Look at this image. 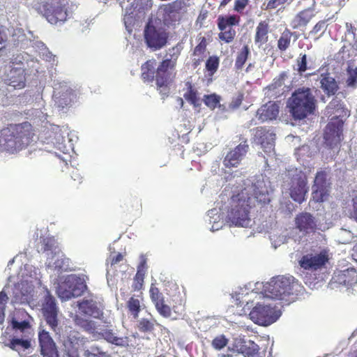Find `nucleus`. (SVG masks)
<instances>
[{"label":"nucleus","mask_w":357,"mask_h":357,"mask_svg":"<svg viewBox=\"0 0 357 357\" xmlns=\"http://www.w3.org/2000/svg\"><path fill=\"white\" fill-rule=\"evenodd\" d=\"M264 291L268 297L280 301L282 305H289L303 296L305 289L293 276L278 275L266 283Z\"/></svg>","instance_id":"1"},{"label":"nucleus","mask_w":357,"mask_h":357,"mask_svg":"<svg viewBox=\"0 0 357 357\" xmlns=\"http://www.w3.org/2000/svg\"><path fill=\"white\" fill-rule=\"evenodd\" d=\"M33 135V127L28 121L10 124L1 130L0 146L13 153L26 148L32 142Z\"/></svg>","instance_id":"2"},{"label":"nucleus","mask_w":357,"mask_h":357,"mask_svg":"<svg viewBox=\"0 0 357 357\" xmlns=\"http://www.w3.org/2000/svg\"><path fill=\"white\" fill-rule=\"evenodd\" d=\"M317 100L309 87H300L295 90L288 100L289 112L294 120H302L313 114Z\"/></svg>","instance_id":"3"},{"label":"nucleus","mask_w":357,"mask_h":357,"mask_svg":"<svg viewBox=\"0 0 357 357\" xmlns=\"http://www.w3.org/2000/svg\"><path fill=\"white\" fill-rule=\"evenodd\" d=\"M252 198L245 197L242 191L232 199L231 210L228 211L227 219L231 225L238 227H248L250 222V210Z\"/></svg>","instance_id":"4"},{"label":"nucleus","mask_w":357,"mask_h":357,"mask_svg":"<svg viewBox=\"0 0 357 357\" xmlns=\"http://www.w3.org/2000/svg\"><path fill=\"white\" fill-rule=\"evenodd\" d=\"M69 0H50L43 5V13L52 24L65 22L72 14Z\"/></svg>","instance_id":"5"},{"label":"nucleus","mask_w":357,"mask_h":357,"mask_svg":"<svg viewBox=\"0 0 357 357\" xmlns=\"http://www.w3.org/2000/svg\"><path fill=\"white\" fill-rule=\"evenodd\" d=\"M287 177L284 183L288 188L290 197L294 202L303 203L308 192L307 178L305 173L296 169L289 171Z\"/></svg>","instance_id":"6"},{"label":"nucleus","mask_w":357,"mask_h":357,"mask_svg":"<svg viewBox=\"0 0 357 357\" xmlns=\"http://www.w3.org/2000/svg\"><path fill=\"white\" fill-rule=\"evenodd\" d=\"M144 39L149 48L157 51L167 45L169 33L165 28L155 26L149 22L144 27Z\"/></svg>","instance_id":"7"},{"label":"nucleus","mask_w":357,"mask_h":357,"mask_svg":"<svg viewBox=\"0 0 357 357\" xmlns=\"http://www.w3.org/2000/svg\"><path fill=\"white\" fill-rule=\"evenodd\" d=\"M86 289L84 282L75 275H68L57 289L58 296L62 300L67 301L73 297L82 295Z\"/></svg>","instance_id":"8"},{"label":"nucleus","mask_w":357,"mask_h":357,"mask_svg":"<svg viewBox=\"0 0 357 357\" xmlns=\"http://www.w3.org/2000/svg\"><path fill=\"white\" fill-rule=\"evenodd\" d=\"M240 21L241 17L237 15H219L217 19L219 40L227 44L232 43L236 35L232 26H238Z\"/></svg>","instance_id":"9"},{"label":"nucleus","mask_w":357,"mask_h":357,"mask_svg":"<svg viewBox=\"0 0 357 357\" xmlns=\"http://www.w3.org/2000/svg\"><path fill=\"white\" fill-rule=\"evenodd\" d=\"M249 315L255 323L261 326H268L275 322L280 314L269 305L257 304L252 308Z\"/></svg>","instance_id":"10"},{"label":"nucleus","mask_w":357,"mask_h":357,"mask_svg":"<svg viewBox=\"0 0 357 357\" xmlns=\"http://www.w3.org/2000/svg\"><path fill=\"white\" fill-rule=\"evenodd\" d=\"M328 172L326 169L318 171L312 185V199L316 203L324 202L329 195L330 183L327 181Z\"/></svg>","instance_id":"11"},{"label":"nucleus","mask_w":357,"mask_h":357,"mask_svg":"<svg viewBox=\"0 0 357 357\" xmlns=\"http://www.w3.org/2000/svg\"><path fill=\"white\" fill-rule=\"evenodd\" d=\"M328 260V252L323 250L319 252H312L304 255L298 261V264L304 270L316 271L324 268Z\"/></svg>","instance_id":"12"},{"label":"nucleus","mask_w":357,"mask_h":357,"mask_svg":"<svg viewBox=\"0 0 357 357\" xmlns=\"http://www.w3.org/2000/svg\"><path fill=\"white\" fill-rule=\"evenodd\" d=\"M275 135L265 126L257 127L253 130L252 142L259 145L266 153L274 151Z\"/></svg>","instance_id":"13"},{"label":"nucleus","mask_w":357,"mask_h":357,"mask_svg":"<svg viewBox=\"0 0 357 357\" xmlns=\"http://www.w3.org/2000/svg\"><path fill=\"white\" fill-rule=\"evenodd\" d=\"M344 122L338 117L331 119L327 124L324 132V139L327 145L333 148L340 143L342 139Z\"/></svg>","instance_id":"14"},{"label":"nucleus","mask_w":357,"mask_h":357,"mask_svg":"<svg viewBox=\"0 0 357 357\" xmlns=\"http://www.w3.org/2000/svg\"><path fill=\"white\" fill-rule=\"evenodd\" d=\"M356 284H357V271L352 267L335 271L330 282L333 288L340 285L349 288Z\"/></svg>","instance_id":"15"},{"label":"nucleus","mask_w":357,"mask_h":357,"mask_svg":"<svg viewBox=\"0 0 357 357\" xmlns=\"http://www.w3.org/2000/svg\"><path fill=\"white\" fill-rule=\"evenodd\" d=\"M169 63V61H162L155 70V75L154 77L157 89L160 90V93H162L164 90L163 94L166 96L169 93L167 86L172 81V73L169 70L174 68L168 64Z\"/></svg>","instance_id":"16"},{"label":"nucleus","mask_w":357,"mask_h":357,"mask_svg":"<svg viewBox=\"0 0 357 357\" xmlns=\"http://www.w3.org/2000/svg\"><path fill=\"white\" fill-rule=\"evenodd\" d=\"M249 145L246 139L229 151L223 160V165L227 168L238 167L248 152Z\"/></svg>","instance_id":"17"},{"label":"nucleus","mask_w":357,"mask_h":357,"mask_svg":"<svg viewBox=\"0 0 357 357\" xmlns=\"http://www.w3.org/2000/svg\"><path fill=\"white\" fill-rule=\"evenodd\" d=\"M295 225L299 231L304 235L314 234L319 229L314 217L307 212H302L296 215Z\"/></svg>","instance_id":"18"},{"label":"nucleus","mask_w":357,"mask_h":357,"mask_svg":"<svg viewBox=\"0 0 357 357\" xmlns=\"http://www.w3.org/2000/svg\"><path fill=\"white\" fill-rule=\"evenodd\" d=\"M149 296L160 315L165 318L171 317V307L165 303L162 293L153 283L150 286Z\"/></svg>","instance_id":"19"},{"label":"nucleus","mask_w":357,"mask_h":357,"mask_svg":"<svg viewBox=\"0 0 357 357\" xmlns=\"http://www.w3.org/2000/svg\"><path fill=\"white\" fill-rule=\"evenodd\" d=\"M38 342L43 357H59L56 344L49 332L40 330L38 333Z\"/></svg>","instance_id":"20"},{"label":"nucleus","mask_w":357,"mask_h":357,"mask_svg":"<svg viewBox=\"0 0 357 357\" xmlns=\"http://www.w3.org/2000/svg\"><path fill=\"white\" fill-rule=\"evenodd\" d=\"M280 106L277 102L269 101L261 106L257 111V116L261 122L276 119L279 114Z\"/></svg>","instance_id":"21"},{"label":"nucleus","mask_w":357,"mask_h":357,"mask_svg":"<svg viewBox=\"0 0 357 357\" xmlns=\"http://www.w3.org/2000/svg\"><path fill=\"white\" fill-rule=\"evenodd\" d=\"M170 289L173 291L169 296V305L171 311L173 310L174 313L181 315L185 310V301L181 295L178 287L176 284L171 283L169 284Z\"/></svg>","instance_id":"22"},{"label":"nucleus","mask_w":357,"mask_h":357,"mask_svg":"<svg viewBox=\"0 0 357 357\" xmlns=\"http://www.w3.org/2000/svg\"><path fill=\"white\" fill-rule=\"evenodd\" d=\"M184 5L185 3L183 0H176L165 6L164 9L165 14L163 20L167 25L172 26L176 24L178 19L176 18L175 13L181 10Z\"/></svg>","instance_id":"23"},{"label":"nucleus","mask_w":357,"mask_h":357,"mask_svg":"<svg viewBox=\"0 0 357 357\" xmlns=\"http://www.w3.org/2000/svg\"><path fill=\"white\" fill-rule=\"evenodd\" d=\"M315 12L314 8H307L298 13L291 22L293 29L306 26L308 23L314 17Z\"/></svg>","instance_id":"24"},{"label":"nucleus","mask_w":357,"mask_h":357,"mask_svg":"<svg viewBox=\"0 0 357 357\" xmlns=\"http://www.w3.org/2000/svg\"><path fill=\"white\" fill-rule=\"evenodd\" d=\"M270 25L268 20L260 21L255 29L254 41L259 47L266 44L268 41V34L270 33Z\"/></svg>","instance_id":"25"},{"label":"nucleus","mask_w":357,"mask_h":357,"mask_svg":"<svg viewBox=\"0 0 357 357\" xmlns=\"http://www.w3.org/2000/svg\"><path fill=\"white\" fill-rule=\"evenodd\" d=\"M320 87L328 96H333L339 87L335 79L329 73H321L319 77Z\"/></svg>","instance_id":"26"},{"label":"nucleus","mask_w":357,"mask_h":357,"mask_svg":"<svg viewBox=\"0 0 357 357\" xmlns=\"http://www.w3.org/2000/svg\"><path fill=\"white\" fill-rule=\"evenodd\" d=\"M146 270V259L144 256H142L132 285L134 291H139L143 288Z\"/></svg>","instance_id":"27"},{"label":"nucleus","mask_w":357,"mask_h":357,"mask_svg":"<svg viewBox=\"0 0 357 357\" xmlns=\"http://www.w3.org/2000/svg\"><path fill=\"white\" fill-rule=\"evenodd\" d=\"M144 298L142 293L137 296H132L126 303V307L128 312L134 318L137 319L144 305L143 304Z\"/></svg>","instance_id":"28"},{"label":"nucleus","mask_w":357,"mask_h":357,"mask_svg":"<svg viewBox=\"0 0 357 357\" xmlns=\"http://www.w3.org/2000/svg\"><path fill=\"white\" fill-rule=\"evenodd\" d=\"M185 86L187 91L183 94L184 98L195 108L200 107L202 105V101L197 89L190 82H185Z\"/></svg>","instance_id":"29"},{"label":"nucleus","mask_w":357,"mask_h":357,"mask_svg":"<svg viewBox=\"0 0 357 357\" xmlns=\"http://www.w3.org/2000/svg\"><path fill=\"white\" fill-rule=\"evenodd\" d=\"M252 195L248 196L245 193V197H250L259 204H268L270 202V197L268 190L265 187L253 185L252 186Z\"/></svg>","instance_id":"30"},{"label":"nucleus","mask_w":357,"mask_h":357,"mask_svg":"<svg viewBox=\"0 0 357 357\" xmlns=\"http://www.w3.org/2000/svg\"><path fill=\"white\" fill-rule=\"evenodd\" d=\"M156 61L154 59H149L141 66V77L144 82H152L155 73V66Z\"/></svg>","instance_id":"31"},{"label":"nucleus","mask_w":357,"mask_h":357,"mask_svg":"<svg viewBox=\"0 0 357 357\" xmlns=\"http://www.w3.org/2000/svg\"><path fill=\"white\" fill-rule=\"evenodd\" d=\"M79 308L84 314L94 318H99L102 314L96 303L93 301L85 300L80 302L79 303Z\"/></svg>","instance_id":"32"},{"label":"nucleus","mask_w":357,"mask_h":357,"mask_svg":"<svg viewBox=\"0 0 357 357\" xmlns=\"http://www.w3.org/2000/svg\"><path fill=\"white\" fill-rule=\"evenodd\" d=\"M250 56V49L248 45H244L236 54L234 68L236 71L241 70Z\"/></svg>","instance_id":"33"},{"label":"nucleus","mask_w":357,"mask_h":357,"mask_svg":"<svg viewBox=\"0 0 357 357\" xmlns=\"http://www.w3.org/2000/svg\"><path fill=\"white\" fill-rule=\"evenodd\" d=\"M183 49V45L182 42L178 43L176 45L170 47L167 50V56L168 57L163 61H169L170 63H168L172 67L175 68L176 65L177 60L181 55V51Z\"/></svg>","instance_id":"34"},{"label":"nucleus","mask_w":357,"mask_h":357,"mask_svg":"<svg viewBox=\"0 0 357 357\" xmlns=\"http://www.w3.org/2000/svg\"><path fill=\"white\" fill-rule=\"evenodd\" d=\"M79 342V339L75 336H68L64 341L65 350L70 357H78Z\"/></svg>","instance_id":"35"},{"label":"nucleus","mask_w":357,"mask_h":357,"mask_svg":"<svg viewBox=\"0 0 357 357\" xmlns=\"http://www.w3.org/2000/svg\"><path fill=\"white\" fill-rule=\"evenodd\" d=\"M293 34V32L288 29H285L281 33L277 43V47L280 52H285L290 47Z\"/></svg>","instance_id":"36"},{"label":"nucleus","mask_w":357,"mask_h":357,"mask_svg":"<svg viewBox=\"0 0 357 357\" xmlns=\"http://www.w3.org/2000/svg\"><path fill=\"white\" fill-rule=\"evenodd\" d=\"M5 346L20 353L21 349L24 351L31 347V341L29 340L13 338L8 343L5 344Z\"/></svg>","instance_id":"37"},{"label":"nucleus","mask_w":357,"mask_h":357,"mask_svg":"<svg viewBox=\"0 0 357 357\" xmlns=\"http://www.w3.org/2000/svg\"><path fill=\"white\" fill-rule=\"evenodd\" d=\"M98 335L109 343L117 346L123 345V339L116 336L111 329H104Z\"/></svg>","instance_id":"38"},{"label":"nucleus","mask_w":357,"mask_h":357,"mask_svg":"<svg viewBox=\"0 0 357 357\" xmlns=\"http://www.w3.org/2000/svg\"><path fill=\"white\" fill-rule=\"evenodd\" d=\"M43 313L58 312L55 298L48 292L42 305Z\"/></svg>","instance_id":"39"},{"label":"nucleus","mask_w":357,"mask_h":357,"mask_svg":"<svg viewBox=\"0 0 357 357\" xmlns=\"http://www.w3.org/2000/svg\"><path fill=\"white\" fill-rule=\"evenodd\" d=\"M287 73L283 71L279 74V75L275 77L271 84L267 86L268 91H275L276 89L281 88L284 84L285 79L287 78Z\"/></svg>","instance_id":"40"},{"label":"nucleus","mask_w":357,"mask_h":357,"mask_svg":"<svg viewBox=\"0 0 357 357\" xmlns=\"http://www.w3.org/2000/svg\"><path fill=\"white\" fill-rule=\"evenodd\" d=\"M202 100L208 108L213 110L220 105V96L215 93L204 95Z\"/></svg>","instance_id":"41"},{"label":"nucleus","mask_w":357,"mask_h":357,"mask_svg":"<svg viewBox=\"0 0 357 357\" xmlns=\"http://www.w3.org/2000/svg\"><path fill=\"white\" fill-rule=\"evenodd\" d=\"M294 69L298 72V75H302L307 70V61L306 54L301 53L296 60V66Z\"/></svg>","instance_id":"42"},{"label":"nucleus","mask_w":357,"mask_h":357,"mask_svg":"<svg viewBox=\"0 0 357 357\" xmlns=\"http://www.w3.org/2000/svg\"><path fill=\"white\" fill-rule=\"evenodd\" d=\"M328 20L329 19L319 20L312 27V29L310 31L309 34L310 36H315L318 35V33H320L319 37H317V38H319V37L322 36V35L324 33V32L326 31V30L327 29V26H328L327 22H328Z\"/></svg>","instance_id":"43"},{"label":"nucleus","mask_w":357,"mask_h":357,"mask_svg":"<svg viewBox=\"0 0 357 357\" xmlns=\"http://www.w3.org/2000/svg\"><path fill=\"white\" fill-rule=\"evenodd\" d=\"M43 314L47 324L50 326L51 329L54 331H56L58 326V312H47Z\"/></svg>","instance_id":"44"},{"label":"nucleus","mask_w":357,"mask_h":357,"mask_svg":"<svg viewBox=\"0 0 357 357\" xmlns=\"http://www.w3.org/2000/svg\"><path fill=\"white\" fill-rule=\"evenodd\" d=\"M13 329L15 331L24 332L26 330L31 328V324L29 321L23 320L21 321H17L15 318H13L10 321Z\"/></svg>","instance_id":"45"},{"label":"nucleus","mask_w":357,"mask_h":357,"mask_svg":"<svg viewBox=\"0 0 357 357\" xmlns=\"http://www.w3.org/2000/svg\"><path fill=\"white\" fill-rule=\"evenodd\" d=\"M137 328L142 333H150L154 330V324L148 319L142 318L137 324Z\"/></svg>","instance_id":"46"},{"label":"nucleus","mask_w":357,"mask_h":357,"mask_svg":"<svg viewBox=\"0 0 357 357\" xmlns=\"http://www.w3.org/2000/svg\"><path fill=\"white\" fill-rule=\"evenodd\" d=\"M54 268L59 271H68L70 268V259L62 256L54 261Z\"/></svg>","instance_id":"47"},{"label":"nucleus","mask_w":357,"mask_h":357,"mask_svg":"<svg viewBox=\"0 0 357 357\" xmlns=\"http://www.w3.org/2000/svg\"><path fill=\"white\" fill-rule=\"evenodd\" d=\"M84 355L86 357H109L98 346H91L89 349L85 351Z\"/></svg>","instance_id":"48"},{"label":"nucleus","mask_w":357,"mask_h":357,"mask_svg":"<svg viewBox=\"0 0 357 357\" xmlns=\"http://www.w3.org/2000/svg\"><path fill=\"white\" fill-rule=\"evenodd\" d=\"M207 41L205 37L202 36L199 38V43L193 50V56H202L206 51Z\"/></svg>","instance_id":"49"},{"label":"nucleus","mask_w":357,"mask_h":357,"mask_svg":"<svg viewBox=\"0 0 357 357\" xmlns=\"http://www.w3.org/2000/svg\"><path fill=\"white\" fill-rule=\"evenodd\" d=\"M219 66V59L216 56H209L206 62V68L211 74L215 73Z\"/></svg>","instance_id":"50"},{"label":"nucleus","mask_w":357,"mask_h":357,"mask_svg":"<svg viewBox=\"0 0 357 357\" xmlns=\"http://www.w3.org/2000/svg\"><path fill=\"white\" fill-rule=\"evenodd\" d=\"M228 339L224 335H220L215 337L211 343L212 347L216 350H220L227 346L228 344Z\"/></svg>","instance_id":"51"},{"label":"nucleus","mask_w":357,"mask_h":357,"mask_svg":"<svg viewBox=\"0 0 357 357\" xmlns=\"http://www.w3.org/2000/svg\"><path fill=\"white\" fill-rule=\"evenodd\" d=\"M79 325L86 332L95 334L96 330V323L91 320L82 319L79 322Z\"/></svg>","instance_id":"52"},{"label":"nucleus","mask_w":357,"mask_h":357,"mask_svg":"<svg viewBox=\"0 0 357 357\" xmlns=\"http://www.w3.org/2000/svg\"><path fill=\"white\" fill-rule=\"evenodd\" d=\"M259 351L258 346L252 343V347L243 346L241 353L245 357H255Z\"/></svg>","instance_id":"53"},{"label":"nucleus","mask_w":357,"mask_h":357,"mask_svg":"<svg viewBox=\"0 0 357 357\" xmlns=\"http://www.w3.org/2000/svg\"><path fill=\"white\" fill-rule=\"evenodd\" d=\"M8 299L7 294L3 291L0 292V324H2L5 318L6 303Z\"/></svg>","instance_id":"54"},{"label":"nucleus","mask_w":357,"mask_h":357,"mask_svg":"<svg viewBox=\"0 0 357 357\" xmlns=\"http://www.w3.org/2000/svg\"><path fill=\"white\" fill-rule=\"evenodd\" d=\"M54 244V240L51 238H45L42 241V251L43 252L52 250Z\"/></svg>","instance_id":"55"},{"label":"nucleus","mask_w":357,"mask_h":357,"mask_svg":"<svg viewBox=\"0 0 357 357\" xmlns=\"http://www.w3.org/2000/svg\"><path fill=\"white\" fill-rule=\"evenodd\" d=\"M249 0H235L234 10L241 13L249 3Z\"/></svg>","instance_id":"56"},{"label":"nucleus","mask_w":357,"mask_h":357,"mask_svg":"<svg viewBox=\"0 0 357 357\" xmlns=\"http://www.w3.org/2000/svg\"><path fill=\"white\" fill-rule=\"evenodd\" d=\"M287 0H269L265 10H273L278 6L285 3Z\"/></svg>","instance_id":"57"},{"label":"nucleus","mask_w":357,"mask_h":357,"mask_svg":"<svg viewBox=\"0 0 357 357\" xmlns=\"http://www.w3.org/2000/svg\"><path fill=\"white\" fill-rule=\"evenodd\" d=\"M243 100V94L240 93L236 98H234L229 104V107L232 109H237Z\"/></svg>","instance_id":"58"},{"label":"nucleus","mask_w":357,"mask_h":357,"mask_svg":"<svg viewBox=\"0 0 357 357\" xmlns=\"http://www.w3.org/2000/svg\"><path fill=\"white\" fill-rule=\"evenodd\" d=\"M62 96H63V98H60L58 100L57 103H58L59 107L63 108L64 106H67L70 103L71 100L69 97V93H65Z\"/></svg>","instance_id":"59"},{"label":"nucleus","mask_w":357,"mask_h":357,"mask_svg":"<svg viewBox=\"0 0 357 357\" xmlns=\"http://www.w3.org/2000/svg\"><path fill=\"white\" fill-rule=\"evenodd\" d=\"M129 204L132 207V209L130 210L131 211H133L134 209L135 211H139L142 208V204L137 199L130 201L129 202Z\"/></svg>","instance_id":"60"},{"label":"nucleus","mask_w":357,"mask_h":357,"mask_svg":"<svg viewBox=\"0 0 357 357\" xmlns=\"http://www.w3.org/2000/svg\"><path fill=\"white\" fill-rule=\"evenodd\" d=\"M197 58H194L192 59V66L194 69H196L203 61L204 56H197Z\"/></svg>","instance_id":"61"},{"label":"nucleus","mask_w":357,"mask_h":357,"mask_svg":"<svg viewBox=\"0 0 357 357\" xmlns=\"http://www.w3.org/2000/svg\"><path fill=\"white\" fill-rule=\"evenodd\" d=\"M123 259V255L121 253H118L116 255L114 256L111 259V264L115 265L119 264Z\"/></svg>","instance_id":"62"},{"label":"nucleus","mask_w":357,"mask_h":357,"mask_svg":"<svg viewBox=\"0 0 357 357\" xmlns=\"http://www.w3.org/2000/svg\"><path fill=\"white\" fill-rule=\"evenodd\" d=\"M6 40V36L3 35L2 31L0 30V51L5 48Z\"/></svg>","instance_id":"63"},{"label":"nucleus","mask_w":357,"mask_h":357,"mask_svg":"<svg viewBox=\"0 0 357 357\" xmlns=\"http://www.w3.org/2000/svg\"><path fill=\"white\" fill-rule=\"evenodd\" d=\"M351 257L354 260L357 261V244L353 248Z\"/></svg>","instance_id":"64"}]
</instances>
